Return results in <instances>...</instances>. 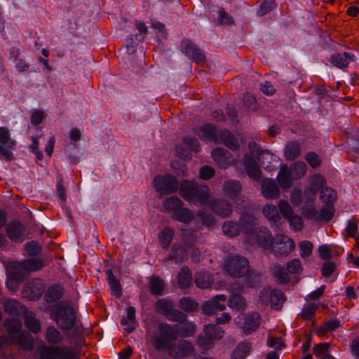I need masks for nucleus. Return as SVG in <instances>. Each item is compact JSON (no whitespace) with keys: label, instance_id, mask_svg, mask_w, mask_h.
Instances as JSON below:
<instances>
[{"label":"nucleus","instance_id":"nucleus-21","mask_svg":"<svg viewBox=\"0 0 359 359\" xmlns=\"http://www.w3.org/2000/svg\"><path fill=\"white\" fill-rule=\"evenodd\" d=\"M135 308L134 306H130L126 309V317H123L121 320V325L123 326H126L124 328V331L127 334H130L133 332L136 328V326L138 325L137 320L135 317Z\"/></svg>","mask_w":359,"mask_h":359},{"label":"nucleus","instance_id":"nucleus-54","mask_svg":"<svg viewBox=\"0 0 359 359\" xmlns=\"http://www.w3.org/2000/svg\"><path fill=\"white\" fill-rule=\"evenodd\" d=\"M290 171L292 172V176L293 179H299L306 174V164L303 162L297 161L291 167Z\"/></svg>","mask_w":359,"mask_h":359},{"label":"nucleus","instance_id":"nucleus-56","mask_svg":"<svg viewBox=\"0 0 359 359\" xmlns=\"http://www.w3.org/2000/svg\"><path fill=\"white\" fill-rule=\"evenodd\" d=\"M217 22L219 25H232L234 24L233 17L224 8H220L217 12Z\"/></svg>","mask_w":359,"mask_h":359},{"label":"nucleus","instance_id":"nucleus-46","mask_svg":"<svg viewBox=\"0 0 359 359\" xmlns=\"http://www.w3.org/2000/svg\"><path fill=\"white\" fill-rule=\"evenodd\" d=\"M182 205H184L183 201L177 196H168L163 201L165 209L168 212H171L172 214Z\"/></svg>","mask_w":359,"mask_h":359},{"label":"nucleus","instance_id":"nucleus-25","mask_svg":"<svg viewBox=\"0 0 359 359\" xmlns=\"http://www.w3.org/2000/svg\"><path fill=\"white\" fill-rule=\"evenodd\" d=\"M105 274L111 294L117 298H121L123 288L120 281L116 278L111 269L106 270Z\"/></svg>","mask_w":359,"mask_h":359},{"label":"nucleus","instance_id":"nucleus-50","mask_svg":"<svg viewBox=\"0 0 359 359\" xmlns=\"http://www.w3.org/2000/svg\"><path fill=\"white\" fill-rule=\"evenodd\" d=\"M180 307L186 312L195 311L198 309V304L189 297H184L180 299Z\"/></svg>","mask_w":359,"mask_h":359},{"label":"nucleus","instance_id":"nucleus-22","mask_svg":"<svg viewBox=\"0 0 359 359\" xmlns=\"http://www.w3.org/2000/svg\"><path fill=\"white\" fill-rule=\"evenodd\" d=\"M187 250L180 243H174L171 250L166 258L168 261H172L175 264L184 262L187 259Z\"/></svg>","mask_w":359,"mask_h":359},{"label":"nucleus","instance_id":"nucleus-15","mask_svg":"<svg viewBox=\"0 0 359 359\" xmlns=\"http://www.w3.org/2000/svg\"><path fill=\"white\" fill-rule=\"evenodd\" d=\"M193 131L201 140H208L215 143L218 142L220 134V130H218L217 126L210 123H206L200 127L194 128Z\"/></svg>","mask_w":359,"mask_h":359},{"label":"nucleus","instance_id":"nucleus-10","mask_svg":"<svg viewBox=\"0 0 359 359\" xmlns=\"http://www.w3.org/2000/svg\"><path fill=\"white\" fill-rule=\"evenodd\" d=\"M224 268L232 277H244L247 275V259L240 255H233L225 262Z\"/></svg>","mask_w":359,"mask_h":359},{"label":"nucleus","instance_id":"nucleus-63","mask_svg":"<svg viewBox=\"0 0 359 359\" xmlns=\"http://www.w3.org/2000/svg\"><path fill=\"white\" fill-rule=\"evenodd\" d=\"M198 217L201 220L203 224L206 226H211L215 224V219L214 216L208 212L200 210L197 214Z\"/></svg>","mask_w":359,"mask_h":359},{"label":"nucleus","instance_id":"nucleus-47","mask_svg":"<svg viewBox=\"0 0 359 359\" xmlns=\"http://www.w3.org/2000/svg\"><path fill=\"white\" fill-rule=\"evenodd\" d=\"M262 321V318L258 312L248 314V334L255 332L259 327Z\"/></svg>","mask_w":359,"mask_h":359},{"label":"nucleus","instance_id":"nucleus-8","mask_svg":"<svg viewBox=\"0 0 359 359\" xmlns=\"http://www.w3.org/2000/svg\"><path fill=\"white\" fill-rule=\"evenodd\" d=\"M18 345L24 351H31L34 347V339L27 331L23 330L17 336H11L10 340L4 334L0 336V350H3L4 345Z\"/></svg>","mask_w":359,"mask_h":359},{"label":"nucleus","instance_id":"nucleus-35","mask_svg":"<svg viewBox=\"0 0 359 359\" xmlns=\"http://www.w3.org/2000/svg\"><path fill=\"white\" fill-rule=\"evenodd\" d=\"M292 172L288 170L286 165H283L280 167L278 175V182L280 187L283 189H287L290 187L292 184Z\"/></svg>","mask_w":359,"mask_h":359},{"label":"nucleus","instance_id":"nucleus-20","mask_svg":"<svg viewBox=\"0 0 359 359\" xmlns=\"http://www.w3.org/2000/svg\"><path fill=\"white\" fill-rule=\"evenodd\" d=\"M176 347L177 351L174 350L175 348L169 351V355L172 358H186L191 356L195 351L194 345L187 340L179 342Z\"/></svg>","mask_w":359,"mask_h":359},{"label":"nucleus","instance_id":"nucleus-14","mask_svg":"<svg viewBox=\"0 0 359 359\" xmlns=\"http://www.w3.org/2000/svg\"><path fill=\"white\" fill-rule=\"evenodd\" d=\"M180 47L182 52L194 62L199 64L206 62V57L203 51L191 39H183L181 42Z\"/></svg>","mask_w":359,"mask_h":359},{"label":"nucleus","instance_id":"nucleus-6","mask_svg":"<svg viewBox=\"0 0 359 359\" xmlns=\"http://www.w3.org/2000/svg\"><path fill=\"white\" fill-rule=\"evenodd\" d=\"M154 306L157 313L165 316L169 321L184 323L187 320V315L175 309V302L170 297L158 299Z\"/></svg>","mask_w":359,"mask_h":359},{"label":"nucleus","instance_id":"nucleus-57","mask_svg":"<svg viewBox=\"0 0 359 359\" xmlns=\"http://www.w3.org/2000/svg\"><path fill=\"white\" fill-rule=\"evenodd\" d=\"M25 250L29 256L34 257L41 253L42 248L37 241H31L25 244Z\"/></svg>","mask_w":359,"mask_h":359},{"label":"nucleus","instance_id":"nucleus-7","mask_svg":"<svg viewBox=\"0 0 359 359\" xmlns=\"http://www.w3.org/2000/svg\"><path fill=\"white\" fill-rule=\"evenodd\" d=\"M54 320L62 330L70 331L76 324V314L74 308L69 305H61L54 311Z\"/></svg>","mask_w":359,"mask_h":359},{"label":"nucleus","instance_id":"nucleus-44","mask_svg":"<svg viewBox=\"0 0 359 359\" xmlns=\"http://www.w3.org/2000/svg\"><path fill=\"white\" fill-rule=\"evenodd\" d=\"M222 229L225 234L231 237H234L238 236L241 231H243V225L239 223L229 221L224 223Z\"/></svg>","mask_w":359,"mask_h":359},{"label":"nucleus","instance_id":"nucleus-11","mask_svg":"<svg viewBox=\"0 0 359 359\" xmlns=\"http://www.w3.org/2000/svg\"><path fill=\"white\" fill-rule=\"evenodd\" d=\"M304 217L308 219H313L316 222H329L334 216V210L332 207H323L320 212H318L311 203H306L303 207Z\"/></svg>","mask_w":359,"mask_h":359},{"label":"nucleus","instance_id":"nucleus-2","mask_svg":"<svg viewBox=\"0 0 359 359\" xmlns=\"http://www.w3.org/2000/svg\"><path fill=\"white\" fill-rule=\"evenodd\" d=\"M273 238L271 231L260 226L257 220L248 214V245L269 250L273 247Z\"/></svg>","mask_w":359,"mask_h":359},{"label":"nucleus","instance_id":"nucleus-61","mask_svg":"<svg viewBox=\"0 0 359 359\" xmlns=\"http://www.w3.org/2000/svg\"><path fill=\"white\" fill-rule=\"evenodd\" d=\"M183 142L194 152H199L201 149L200 144L196 137L189 135L184 136L183 138Z\"/></svg>","mask_w":359,"mask_h":359},{"label":"nucleus","instance_id":"nucleus-32","mask_svg":"<svg viewBox=\"0 0 359 359\" xmlns=\"http://www.w3.org/2000/svg\"><path fill=\"white\" fill-rule=\"evenodd\" d=\"M165 285L163 280L158 276H151L149 282V289L151 294L158 297L164 293Z\"/></svg>","mask_w":359,"mask_h":359},{"label":"nucleus","instance_id":"nucleus-43","mask_svg":"<svg viewBox=\"0 0 359 359\" xmlns=\"http://www.w3.org/2000/svg\"><path fill=\"white\" fill-rule=\"evenodd\" d=\"M225 194L231 198H234L241 190V184L236 180H228L223 187Z\"/></svg>","mask_w":359,"mask_h":359},{"label":"nucleus","instance_id":"nucleus-41","mask_svg":"<svg viewBox=\"0 0 359 359\" xmlns=\"http://www.w3.org/2000/svg\"><path fill=\"white\" fill-rule=\"evenodd\" d=\"M25 269L22 267V262H15L11 265L8 276L22 282L25 276Z\"/></svg>","mask_w":359,"mask_h":359},{"label":"nucleus","instance_id":"nucleus-45","mask_svg":"<svg viewBox=\"0 0 359 359\" xmlns=\"http://www.w3.org/2000/svg\"><path fill=\"white\" fill-rule=\"evenodd\" d=\"M272 274L279 284H286L290 281L286 269L280 264L275 265L272 269Z\"/></svg>","mask_w":359,"mask_h":359},{"label":"nucleus","instance_id":"nucleus-12","mask_svg":"<svg viewBox=\"0 0 359 359\" xmlns=\"http://www.w3.org/2000/svg\"><path fill=\"white\" fill-rule=\"evenodd\" d=\"M45 287L41 279L33 278L27 282L22 290V297L29 301L39 299L44 292Z\"/></svg>","mask_w":359,"mask_h":359},{"label":"nucleus","instance_id":"nucleus-26","mask_svg":"<svg viewBox=\"0 0 359 359\" xmlns=\"http://www.w3.org/2000/svg\"><path fill=\"white\" fill-rule=\"evenodd\" d=\"M64 294V288L59 284H54L48 287L44 294V300L47 303H54L60 300Z\"/></svg>","mask_w":359,"mask_h":359},{"label":"nucleus","instance_id":"nucleus-34","mask_svg":"<svg viewBox=\"0 0 359 359\" xmlns=\"http://www.w3.org/2000/svg\"><path fill=\"white\" fill-rule=\"evenodd\" d=\"M286 301L285 294L279 289H272L270 304L271 309L280 311L284 302Z\"/></svg>","mask_w":359,"mask_h":359},{"label":"nucleus","instance_id":"nucleus-51","mask_svg":"<svg viewBox=\"0 0 359 359\" xmlns=\"http://www.w3.org/2000/svg\"><path fill=\"white\" fill-rule=\"evenodd\" d=\"M278 4L275 0H264L259 5L257 11L259 16H264L276 8Z\"/></svg>","mask_w":359,"mask_h":359},{"label":"nucleus","instance_id":"nucleus-23","mask_svg":"<svg viewBox=\"0 0 359 359\" xmlns=\"http://www.w3.org/2000/svg\"><path fill=\"white\" fill-rule=\"evenodd\" d=\"M212 156L217 164L223 168H227L230 165L231 154L223 148H215L212 151Z\"/></svg>","mask_w":359,"mask_h":359},{"label":"nucleus","instance_id":"nucleus-31","mask_svg":"<svg viewBox=\"0 0 359 359\" xmlns=\"http://www.w3.org/2000/svg\"><path fill=\"white\" fill-rule=\"evenodd\" d=\"M193 276L189 268L184 266L181 268L177 276V284L181 289H187L192 284Z\"/></svg>","mask_w":359,"mask_h":359},{"label":"nucleus","instance_id":"nucleus-13","mask_svg":"<svg viewBox=\"0 0 359 359\" xmlns=\"http://www.w3.org/2000/svg\"><path fill=\"white\" fill-rule=\"evenodd\" d=\"M295 248L294 241L285 235H278L273 238V247L271 250L273 254L276 257L287 256Z\"/></svg>","mask_w":359,"mask_h":359},{"label":"nucleus","instance_id":"nucleus-40","mask_svg":"<svg viewBox=\"0 0 359 359\" xmlns=\"http://www.w3.org/2000/svg\"><path fill=\"white\" fill-rule=\"evenodd\" d=\"M203 331L205 334L210 337L212 341L219 340L224 334V331L222 327L212 324L205 325Z\"/></svg>","mask_w":359,"mask_h":359},{"label":"nucleus","instance_id":"nucleus-39","mask_svg":"<svg viewBox=\"0 0 359 359\" xmlns=\"http://www.w3.org/2000/svg\"><path fill=\"white\" fill-rule=\"evenodd\" d=\"M22 265L26 272L39 271L45 266L43 261L39 258L25 259L22 261Z\"/></svg>","mask_w":359,"mask_h":359},{"label":"nucleus","instance_id":"nucleus-59","mask_svg":"<svg viewBox=\"0 0 359 359\" xmlns=\"http://www.w3.org/2000/svg\"><path fill=\"white\" fill-rule=\"evenodd\" d=\"M262 280V274L257 270L250 269L248 265V287H255L259 284Z\"/></svg>","mask_w":359,"mask_h":359},{"label":"nucleus","instance_id":"nucleus-48","mask_svg":"<svg viewBox=\"0 0 359 359\" xmlns=\"http://www.w3.org/2000/svg\"><path fill=\"white\" fill-rule=\"evenodd\" d=\"M320 198L323 203L332 204L337 200V193L332 188L325 187L321 190Z\"/></svg>","mask_w":359,"mask_h":359},{"label":"nucleus","instance_id":"nucleus-52","mask_svg":"<svg viewBox=\"0 0 359 359\" xmlns=\"http://www.w3.org/2000/svg\"><path fill=\"white\" fill-rule=\"evenodd\" d=\"M325 180L324 177L320 174H316L313 177L310 191L315 196L318 192L321 191V190L325 187Z\"/></svg>","mask_w":359,"mask_h":359},{"label":"nucleus","instance_id":"nucleus-16","mask_svg":"<svg viewBox=\"0 0 359 359\" xmlns=\"http://www.w3.org/2000/svg\"><path fill=\"white\" fill-rule=\"evenodd\" d=\"M226 297L224 294H217L211 299L206 301L202 305L203 312L208 316L216 315L218 311L225 309Z\"/></svg>","mask_w":359,"mask_h":359},{"label":"nucleus","instance_id":"nucleus-1","mask_svg":"<svg viewBox=\"0 0 359 359\" xmlns=\"http://www.w3.org/2000/svg\"><path fill=\"white\" fill-rule=\"evenodd\" d=\"M178 190L180 195L187 201H196L203 205L210 203L211 196L208 187L195 180H182Z\"/></svg>","mask_w":359,"mask_h":359},{"label":"nucleus","instance_id":"nucleus-42","mask_svg":"<svg viewBox=\"0 0 359 359\" xmlns=\"http://www.w3.org/2000/svg\"><path fill=\"white\" fill-rule=\"evenodd\" d=\"M24 323L29 332L36 334L41 331V323L34 315H26Z\"/></svg>","mask_w":359,"mask_h":359},{"label":"nucleus","instance_id":"nucleus-58","mask_svg":"<svg viewBox=\"0 0 359 359\" xmlns=\"http://www.w3.org/2000/svg\"><path fill=\"white\" fill-rule=\"evenodd\" d=\"M0 143L4 145L8 143V147L11 149H13L15 145V142L11 140L10 132L6 127H0Z\"/></svg>","mask_w":359,"mask_h":359},{"label":"nucleus","instance_id":"nucleus-30","mask_svg":"<svg viewBox=\"0 0 359 359\" xmlns=\"http://www.w3.org/2000/svg\"><path fill=\"white\" fill-rule=\"evenodd\" d=\"M196 285L201 289L209 288L213 283L212 276L206 271H200L196 273L194 278Z\"/></svg>","mask_w":359,"mask_h":359},{"label":"nucleus","instance_id":"nucleus-62","mask_svg":"<svg viewBox=\"0 0 359 359\" xmlns=\"http://www.w3.org/2000/svg\"><path fill=\"white\" fill-rule=\"evenodd\" d=\"M318 306L314 303H310L302 310V318L305 320H312Z\"/></svg>","mask_w":359,"mask_h":359},{"label":"nucleus","instance_id":"nucleus-55","mask_svg":"<svg viewBox=\"0 0 359 359\" xmlns=\"http://www.w3.org/2000/svg\"><path fill=\"white\" fill-rule=\"evenodd\" d=\"M228 305L236 310H241L245 305V298L240 294H232L228 301Z\"/></svg>","mask_w":359,"mask_h":359},{"label":"nucleus","instance_id":"nucleus-64","mask_svg":"<svg viewBox=\"0 0 359 359\" xmlns=\"http://www.w3.org/2000/svg\"><path fill=\"white\" fill-rule=\"evenodd\" d=\"M247 355V344L243 342L238 344L231 354V359H245Z\"/></svg>","mask_w":359,"mask_h":359},{"label":"nucleus","instance_id":"nucleus-24","mask_svg":"<svg viewBox=\"0 0 359 359\" xmlns=\"http://www.w3.org/2000/svg\"><path fill=\"white\" fill-rule=\"evenodd\" d=\"M217 143H222L232 150H238L240 148L239 142L235 135L227 130H220V134Z\"/></svg>","mask_w":359,"mask_h":359},{"label":"nucleus","instance_id":"nucleus-18","mask_svg":"<svg viewBox=\"0 0 359 359\" xmlns=\"http://www.w3.org/2000/svg\"><path fill=\"white\" fill-rule=\"evenodd\" d=\"M262 196L267 199H276L280 196V189L273 179L266 178L261 184Z\"/></svg>","mask_w":359,"mask_h":359},{"label":"nucleus","instance_id":"nucleus-29","mask_svg":"<svg viewBox=\"0 0 359 359\" xmlns=\"http://www.w3.org/2000/svg\"><path fill=\"white\" fill-rule=\"evenodd\" d=\"M182 325L175 327V332H177V339L179 337L186 338L193 336L196 332V325L193 322H189L187 320L184 323H180Z\"/></svg>","mask_w":359,"mask_h":359},{"label":"nucleus","instance_id":"nucleus-17","mask_svg":"<svg viewBox=\"0 0 359 359\" xmlns=\"http://www.w3.org/2000/svg\"><path fill=\"white\" fill-rule=\"evenodd\" d=\"M25 231V226L18 220L14 219L8 222L5 227L7 237L13 242L22 243Z\"/></svg>","mask_w":359,"mask_h":359},{"label":"nucleus","instance_id":"nucleus-5","mask_svg":"<svg viewBox=\"0 0 359 359\" xmlns=\"http://www.w3.org/2000/svg\"><path fill=\"white\" fill-rule=\"evenodd\" d=\"M40 359H75L78 350L74 346L42 344L37 348Z\"/></svg>","mask_w":359,"mask_h":359},{"label":"nucleus","instance_id":"nucleus-3","mask_svg":"<svg viewBox=\"0 0 359 359\" xmlns=\"http://www.w3.org/2000/svg\"><path fill=\"white\" fill-rule=\"evenodd\" d=\"M175 327L167 323H160L156 332L151 339L152 346L156 351H171L175 347L172 341H176Z\"/></svg>","mask_w":359,"mask_h":359},{"label":"nucleus","instance_id":"nucleus-9","mask_svg":"<svg viewBox=\"0 0 359 359\" xmlns=\"http://www.w3.org/2000/svg\"><path fill=\"white\" fill-rule=\"evenodd\" d=\"M153 184L155 191L161 196L175 193L180 185L177 177L171 174L156 175L154 178Z\"/></svg>","mask_w":359,"mask_h":359},{"label":"nucleus","instance_id":"nucleus-53","mask_svg":"<svg viewBox=\"0 0 359 359\" xmlns=\"http://www.w3.org/2000/svg\"><path fill=\"white\" fill-rule=\"evenodd\" d=\"M263 213L271 221L277 223L280 219L276 207L273 205H267L263 209Z\"/></svg>","mask_w":359,"mask_h":359},{"label":"nucleus","instance_id":"nucleus-28","mask_svg":"<svg viewBox=\"0 0 359 359\" xmlns=\"http://www.w3.org/2000/svg\"><path fill=\"white\" fill-rule=\"evenodd\" d=\"M48 345H59L64 340V337L61 332L53 325L47 327L44 335Z\"/></svg>","mask_w":359,"mask_h":359},{"label":"nucleus","instance_id":"nucleus-37","mask_svg":"<svg viewBox=\"0 0 359 359\" xmlns=\"http://www.w3.org/2000/svg\"><path fill=\"white\" fill-rule=\"evenodd\" d=\"M175 232L170 227H165L158 234V240L161 248L168 250L173 240Z\"/></svg>","mask_w":359,"mask_h":359},{"label":"nucleus","instance_id":"nucleus-4","mask_svg":"<svg viewBox=\"0 0 359 359\" xmlns=\"http://www.w3.org/2000/svg\"><path fill=\"white\" fill-rule=\"evenodd\" d=\"M248 150L250 154L248 155V177L259 182L262 178V172L258 163H264V156L270 155L268 150H264L255 142L248 143Z\"/></svg>","mask_w":359,"mask_h":359},{"label":"nucleus","instance_id":"nucleus-38","mask_svg":"<svg viewBox=\"0 0 359 359\" xmlns=\"http://www.w3.org/2000/svg\"><path fill=\"white\" fill-rule=\"evenodd\" d=\"M4 327L10 335L19 334L22 330V323L20 320L14 318H8L4 320Z\"/></svg>","mask_w":359,"mask_h":359},{"label":"nucleus","instance_id":"nucleus-49","mask_svg":"<svg viewBox=\"0 0 359 359\" xmlns=\"http://www.w3.org/2000/svg\"><path fill=\"white\" fill-rule=\"evenodd\" d=\"M346 55L344 53H336L331 55L330 62L335 67L343 69L348 65V61L346 60Z\"/></svg>","mask_w":359,"mask_h":359},{"label":"nucleus","instance_id":"nucleus-19","mask_svg":"<svg viewBox=\"0 0 359 359\" xmlns=\"http://www.w3.org/2000/svg\"><path fill=\"white\" fill-rule=\"evenodd\" d=\"M208 204L212 211L222 217H229L232 213L231 205L226 200L215 199L212 201H210Z\"/></svg>","mask_w":359,"mask_h":359},{"label":"nucleus","instance_id":"nucleus-27","mask_svg":"<svg viewBox=\"0 0 359 359\" xmlns=\"http://www.w3.org/2000/svg\"><path fill=\"white\" fill-rule=\"evenodd\" d=\"M4 312L11 316H19L27 311V308L15 299H8L4 304Z\"/></svg>","mask_w":359,"mask_h":359},{"label":"nucleus","instance_id":"nucleus-33","mask_svg":"<svg viewBox=\"0 0 359 359\" xmlns=\"http://www.w3.org/2000/svg\"><path fill=\"white\" fill-rule=\"evenodd\" d=\"M301 154V147L297 141L287 142L284 148V155L287 161H294Z\"/></svg>","mask_w":359,"mask_h":359},{"label":"nucleus","instance_id":"nucleus-36","mask_svg":"<svg viewBox=\"0 0 359 359\" xmlns=\"http://www.w3.org/2000/svg\"><path fill=\"white\" fill-rule=\"evenodd\" d=\"M172 218L176 221L187 224L193 220L194 215L191 210L182 205L172 214Z\"/></svg>","mask_w":359,"mask_h":359},{"label":"nucleus","instance_id":"nucleus-60","mask_svg":"<svg viewBox=\"0 0 359 359\" xmlns=\"http://www.w3.org/2000/svg\"><path fill=\"white\" fill-rule=\"evenodd\" d=\"M313 245L311 241H304L299 243L300 255L303 259L309 257L313 252Z\"/></svg>","mask_w":359,"mask_h":359}]
</instances>
